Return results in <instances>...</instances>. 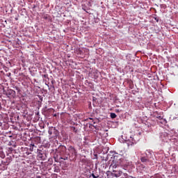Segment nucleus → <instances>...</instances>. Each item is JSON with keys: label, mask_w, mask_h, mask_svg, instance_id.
Wrapping results in <instances>:
<instances>
[{"label": "nucleus", "mask_w": 178, "mask_h": 178, "mask_svg": "<svg viewBox=\"0 0 178 178\" xmlns=\"http://www.w3.org/2000/svg\"><path fill=\"white\" fill-rule=\"evenodd\" d=\"M120 162H122V156L118 153L113 156L109 160L110 168L113 169L111 176L113 177H120L122 171H118L115 169L120 166Z\"/></svg>", "instance_id": "nucleus-1"}, {"label": "nucleus", "mask_w": 178, "mask_h": 178, "mask_svg": "<svg viewBox=\"0 0 178 178\" xmlns=\"http://www.w3.org/2000/svg\"><path fill=\"white\" fill-rule=\"evenodd\" d=\"M6 95L8 98H15V97H16V92L12 89H9L7 90Z\"/></svg>", "instance_id": "nucleus-2"}, {"label": "nucleus", "mask_w": 178, "mask_h": 178, "mask_svg": "<svg viewBox=\"0 0 178 178\" xmlns=\"http://www.w3.org/2000/svg\"><path fill=\"white\" fill-rule=\"evenodd\" d=\"M37 158L39 161H45V156L42 150L38 149V156Z\"/></svg>", "instance_id": "nucleus-3"}, {"label": "nucleus", "mask_w": 178, "mask_h": 178, "mask_svg": "<svg viewBox=\"0 0 178 178\" xmlns=\"http://www.w3.org/2000/svg\"><path fill=\"white\" fill-rule=\"evenodd\" d=\"M69 151L71 152V154L74 156V158H77V151L73 146H70L68 148Z\"/></svg>", "instance_id": "nucleus-4"}, {"label": "nucleus", "mask_w": 178, "mask_h": 178, "mask_svg": "<svg viewBox=\"0 0 178 178\" xmlns=\"http://www.w3.org/2000/svg\"><path fill=\"white\" fill-rule=\"evenodd\" d=\"M140 161L143 162V163H148L149 162V159H148V156H142L140 157Z\"/></svg>", "instance_id": "nucleus-5"}, {"label": "nucleus", "mask_w": 178, "mask_h": 178, "mask_svg": "<svg viewBox=\"0 0 178 178\" xmlns=\"http://www.w3.org/2000/svg\"><path fill=\"white\" fill-rule=\"evenodd\" d=\"M12 162V157H8L6 159L5 161H1L2 165H9Z\"/></svg>", "instance_id": "nucleus-6"}, {"label": "nucleus", "mask_w": 178, "mask_h": 178, "mask_svg": "<svg viewBox=\"0 0 178 178\" xmlns=\"http://www.w3.org/2000/svg\"><path fill=\"white\" fill-rule=\"evenodd\" d=\"M139 169H140L142 172H147V171L148 170V168H147L145 165H143V164H140V165H139Z\"/></svg>", "instance_id": "nucleus-7"}, {"label": "nucleus", "mask_w": 178, "mask_h": 178, "mask_svg": "<svg viewBox=\"0 0 178 178\" xmlns=\"http://www.w3.org/2000/svg\"><path fill=\"white\" fill-rule=\"evenodd\" d=\"M120 178H133L129 177L127 173H124L123 172H121V175L120 176Z\"/></svg>", "instance_id": "nucleus-8"}, {"label": "nucleus", "mask_w": 178, "mask_h": 178, "mask_svg": "<svg viewBox=\"0 0 178 178\" xmlns=\"http://www.w3.org/2000/svg\"><path fill=\"white\" fill-rule=\"evenodd\" d=\"M116 113H111V119H115V118H116Z\"/></svg>", "instance_id": "nucleus-9"}, {"label": "nucleus", "mask_w": 178, "mask_h": 178, "mask_svg": "<svg viewBox=\"0 0 178 178\" xmlns=\"http://www.w3.org/2000/svg\"><path fill=\"white\" fill-rule=\"evenodd\" d=\"M71 130H72V131H73L74 133H77V129H76V127H72L71 128Z\"/></svg>", "instance_id": "nucleus-10"}, {"label": "nucleus", "mask_w": 178, "mask_h": 178, "mask_svg": "<svg viewBox=\"0 0 178 178\" xmlns=\"http://www.w3.org/2000/svg\"><path fill=\"white\" fill-rule=\"evenodd\" d=\"M60 149H62V151H66V147L65 146H61V147H60Z\"/></svg>", "instance_id": "nucleus-11"}, {"label": "nucleus", "mask_w": 178, "mask_h": 178, "mask_svg": "<svg viewBox=\"0 0 178 178\" xmlns=\"http://www.w3.org/2000/svg\"><path fill=\"white\" fill-rule=\"evenodd\" d=\"M157 119H159V120H163V118H162V116L159 115L156 117Z\"/></svg>", "instance_id": "nucleus-12"}, {"label": "nucleus", "mask_w": 178, "mask_h": 178, "mask_svg": "<svg viewBox=\"0 0 178 178\" xmlns=\"http://www.w3.org/2000/svg\"><path fill=\"white\" fill-rule=\"evenodd\" d=\"M154 20L158 23L159 22V18L158 17H154Z\"/></svg>", "instance_id": "nucleus-13"}, {"label": "nucleus", "mask_w": 178, "mask_h": 178, "mask_svg": "<svg viewBox=\"0 0 178 178\" xmlns=\"http://www.w3.org/2000/svg\"><path fill=\"white\" fill-rule=\"evenodd\" d=\"M48 134H49V136H52V129H49L48 131Z\"/></svg>", "instance_id": "nucleus-14"}, {"label": "nucleus", "mask_w": 178, "mask_h": 178, "mask_svg": "<svg viewBox=\"0 0 178 178\" xmlns=\"http://www.w3.org/2000/svg\"><path fill=\"white\" fill-rule=\"evenodd\" d=\"M61 159H63V161H67V159H69L67 156H66V157H61Z\"/></svg>", "instance_id": "nucleus-15"}, {"label": "nucleus", "mask_w": 178, "mask_h": 178, "mask_svg": "<svg viewBox=\"0 0 178 178\" xmlns=\"http://www.w3.org/2000/svg\"><path fill=\"white\" fill-rule=\"evenodd\" d=\"M91 176L93 177V178H98V176H95V175L94 173H92L91 175Z\"/></svg>", "instance_id": "nucleus-16"}, {"label": "nucleus", "mask_w": 178, "mask_h": 178, "mask_svg": "<svg viewBox=\"0 0 178 178\" xmlns=\"http://www.w3.org/2000/svg\"><path fill=\"white\" fill-rule=\"evenodd\" d=\"M1 158H5V154H2L1 156Z\"/></svg>", "instance_id": "nucleus-17"}, {"label": "nucleus", "mask_w": 178, "mask_h": 178, "mask_svg": "<svg viewBox=\"0 0 178 178\" xmlns=\"http://www.w3.org/2000/svg\"><path fill=\"white\" fill-rule=\"evenodd\" d=\"M155 178H162V177L161 175H156Z\"/></svg>", "instance_id": "nucleus-18"}, {"label": "nucleus", "mask_w": 178, "mask_h": 178, "mask_svg": "<svg viewBox=\"0 0 178 178\" xmlns=\"http://www.w3.org/2000/svg\"><path fill=\"white\" fill-rule=\"evenodd\" d=\"M161 123H166V120L165 119H163V122Z\"/></svg>", "instance_id": "nucleus-19"}, {"label": "nucleus", "mask_w": 178, "mask_h": 178, "mask_svg": "<svg viewBox=\"0 0 178 178\" xmlns=\"http://www.w3.org/2000/svg\"><path fill=\"white\" fill-rule=\"evenodd\" d=\"M43 77H44V78L47 77V74H44Z\"/></svg>", "instance_id": "nucleus-20"}, {"label": "nucleus", "mask_w": 178, "mask_h": 178, "mask_svg": "<svg viewBox=\"0 0 178 178\" xmlns=\"http://www.w3.org/2000/svg\"><path fill=\"white\" fill-rule=\"evenodd\" d=\"M15 89L16 90H19V87H15Z\"/></svg>", "instance_id": "nucleus-21"}, {"label": "nucleus", "mask_w": 178, "mask_h": 178, "mask_svg": "<svg viewBox=\"0 0 178 178\" xmlns=\"http://www.w3.org/2000/svg\"><path fill=\"white\" fill-rule=\"evenodd\" d=\"M1 109H2V106H1V103H0V111H1Z\"/></svg>", "instance_id": "nucleus-22"}]
</instances>
